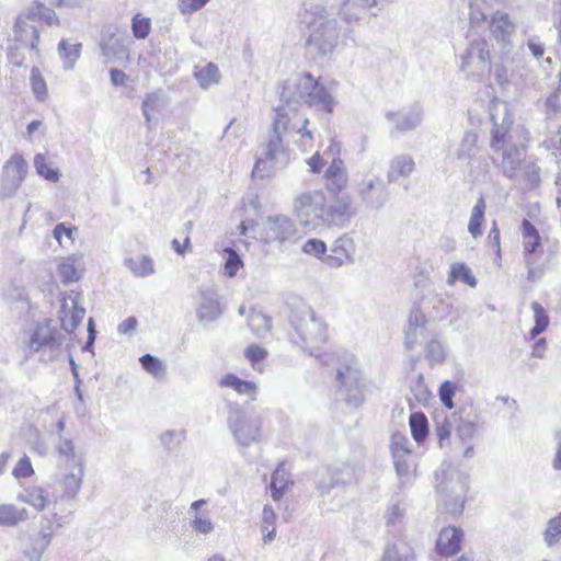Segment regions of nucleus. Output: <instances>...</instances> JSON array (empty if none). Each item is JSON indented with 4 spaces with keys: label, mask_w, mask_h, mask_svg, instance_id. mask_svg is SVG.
<instances>
[{
    "label": "nucleus",
    "mask_w": 561,
    "mask_h": 561,
    "mask_svg": "<svg viewBox=\"0 0 561 561\" xmlns=\"http://www.w3.org/2000/svg\"><path fill=\"white\" fill-rule=\"evenodd\" d=\"M561 538V512L553 518H550L547 524V529L543 533L545 543L551 548Z\"/></svg>",
    "instance_id": "obj_50"
},
{
    "label": "nucleus",
    "mask_w": 561,
    "mask_h": 561,
    "mask_svg": "<svg viewBox=\"0 0 561 561\" xmlns=\"http://www.w3.org/2000/svg\"><path fill=\"white\" fill-rule=\"evenodd\" d=\"M410 428L414 440L421 444L428 435V422L424 413L414 412L410 415Z\"/></svg>",
    "instance_id": "obj_43"
},
{
    "label": "nucleus",
    "mask_w": 561,
    "mask_h": 561,
    "mask_svg": "<svg viewBox=\"0 0 561 561\" xmlns=\"http://www.w3.org/2000/svg\"><path fill=\"white\" fill-rule=\"evenodd\" d=\"M456 280H461L470 287L477 286V279L466 263L451 264L447 283L453 285Z\"/></svg>",
    "instance_id": "obj_44"
},
{
    "label": "nucleus",
    "mask_w": 561,
    "mask_h": 561,
    "mask_svg": "<svg viewBox=\"0 0 561 561\" xmlns=\"http://www.w3.org/2000/svg\"><path fill=\"white\" fill-rule=\"evenodd\" d=\"M273 164H275V161H270L266 157L257 158L252 170V178L263 180L271 176L274 169Z\"/></svg>",
    "instance_id": "obj_54"
},
{
    "label": "nucleus",
    "mask_w": 561,
    "mask_h": 561,
    "mask_svg": "<svg viewBox=\"0 0 561 561\" xmlns=\"http://www.w3.org/2000/svg\"><path fill=\"white\" fill-rule=\"evenodd\" d=\"M451 420L455 424L456 436L463 445L470 443L484 430L485 425L481 412L472 405L460 407L457 412L453 413Z\"/></svg>",
    "instance_id": "obj_10"
},
{
    "label": "nucleus",
    "mask_w": 561,
    "mask_h": 561,
    "mask_svg": "<svg viewBox=\"0 0 561 561\" xmlns=\"http://www.w3.org/2000/svg\"><path fill=\"white\" fill-rule=\"evenodd\" d=\"M30 518L26 507H18L12 503L0 504V527H16Z\"/></svg>",
    "instance_id": "obj_32"
},
{
    "label": "nucleus",
    "mask_w": 561,
    "mask_h": 561,
    "mask_svg": "<svg viewBox=\"0 0 561 561\" xmlns=\"http://www.w3.org/2000/svg\"><path fill=\"white\" fill-rule=\"evenodd\" d=\"M81 47H82L81 43H76V44L70 45V44H68L67 39H65V38H62L58 43L57 50H58V55H59L60 59L62 60L64 69H66V70L73 69L76 61L80 57Z\"/></svg>",
    "instance_id": "obj_39"
},
{
    "label": "nucleus",
    "mask_w": 561,
    "mask_h": 561,
    "mask_svg": "<svg viewBox=\"0 0 561 561\" xmlns=\"http://www.w3.org/2000/svg\"><path fill=\"white\" fill-rule=\"evenodd\" d=\"M288 320L293 329L291 342L308 351L310 356L319 357L316 352L327 343L329 337L325 321L302 300L290 305Z\"/></svg>",
    "instance_id": "obj_3"
},
{
    "label": "nucleus",
    "mask_w": 561,
    "mask_h": 561,
    "mask_svg": "<svg viewBox=\"0 0 561 561\" xmlns=\"http://www.w3.org/2000/svg\"><path fill=\"white\" fill-rule=\"evenodd\" d=\"M194 77L197 80L199 87L204 90L209 87L219 83L220 81V72L217 65L213 62H208L206 66L197 69L194 72Z\"/></svg>",
    "instance_id": "obj_42"
},
{
    "label": "nucleus",
    "mask_w": 561,
    "mask_h": 561,
    "mask_svg": "<svg viewBox=\"0 0 561 561\" xmlns=\"http://www.w3.org/2000/svg\"><path fill=\"white\" fill-rule=\"evenodd\" d=\"M266 237L268 241L284 243L294 241L297 234L295 222L284 215L270 216L266 220Z\"/></svg>",
    "instance_id": "obj_20"
},
{
    "label": "nucleus",
    "mask_w": 561,
    "mask_h": 561,
    "mask_svg": "<svg viewBox=\"0 0 561 561\" xmlns=\"http://www.w3.org/2000/svg\"><path fill=\"white\" fill-rule=\"evenodd\" d=\"M469 20L472 26H480L486 21V13L478 1L470 2Z\"/></svg>",
    "instance_id": "obj_64"
},
{
    "label": "nucleus",
    "mask_w": 561,
    "mask_h": 561,
    "mask_svg": "<svg viewBox=\"0 0 561 561\" xmlns=\"http://www.w3.org/2000/svg\"><path fill=\"white\" fill-rule=\"evenodd\" d=\"M339 393L347 404L358 408L365 400V383L354 357H350L336 370Z\"/></svg>",
    "instance_id": "obj_6"
},
{
    "label": "nucleus",
    "mask_w": 561,
    "mask_h": 561,
    "mask_svg": "<svg viewBox=\"0 0 561 561\" xmlns=\"http://www.w3.org/2000/svg\"><path fill=\"white\" fill-rule=\"evenodd\" d=\"M280 99L287 103L304 102L310 107H316L329 114L333 112V96L309 72L297 78L293 83L284 85Z\"/></svg>",
    "instance_id": "obj_4"
},
{
    "label": "nucleus",
    "mask_w": 561,
    "mask_h": 561,
    "mask_svg": "<svg viewBox=\"0 0 561 561\" xmlns=\"http://www.w3.org/2000/svg\"><path fill=\"white\" fill-rule=\"evenodd\" d=\"M30 81H31V88H32V91H33L35 98L38 101L44 102L48 98V90H47L46 81L44 80V78L37 67H33L31 69Z\"/></svg>",
    "instance_id": "obj_49"
},
{
    "label": "nucleus",
    "mask_w": 561,
    "mask_h": 561,
    "mask_svg": "<svg viewBox=\"0 0 561 561\" xmlns=\"http://www.w3.org/2000/svg\"><path fill=\"white\" fill-rule=\"evenodd\" d=\"M201 307L197 310V318L201 322H211L221 314L218 295L213 289L202 290Z\"/></svg>",
    "instance_id": "obj_29"
},
{
    "label": "nucleus",
    "mask_w": 561,
    "mask_h": 561,
    "mask_svg": "<svg viewBox=\"0 0 561 561\" xmlns=\"http://www.w3.org/2000/svg\"><path fill=\"white\" fill-rule=\"evenodd\" d=\"M383 561H416L412 547L403 541L398 540L389 546L383 553Z\"/></svg>",
    "instance_id": "obj_35"
},
{
    "label": "nucleus",
    "mask_w": 561,
    "mask_h": 561,
    "mask_svg": "<svg viewBox=\"0 0 561 561\" xmlns=\"http://www.w3.org/2000/svg\"><path fill=\"white\" fill-rule=\"evenodd\" d=\"M55 482L47 481L43 482L42 484H37L38 492L41 500L43 501L44 510L49 507L51 503L57 504V501L60 500L59 496H55L53 489H54Z\"/></svg>",
    "instance_id": "obj_57"
},
{
    "label": "nucleus",
    "mask_w": 561,
    "mask_h": 561,
    "mask_svg": "<svg viewBox=\"0 0 561 561\" xmlns=\"http://www.w3.org/2000/svg\"><path fill=\"white\" fill-rule=\"evenodd\" d=\"M356 214L357 208L353 205L351 196L343 193L335 196L332 204L324 205L321 224L328 227L343 228L348 225Z\"/></svg>",
    "instance_id": "obj_14"
},
{
    "label": "nucleus",
    "mask_w": 561,
    "mask_h": 561,
    "mask_svg": "<svg viewBox=\"0 0 561 561\" xmlns=\"http://www.w3.org/2000/svg\"><path fill=\"white\" fill-rule=\"evenodd\" d=\"M490 33L500 46L503 57L507 56L514 46L516 25L505 12L496 11L489 22Z\"/></svg>",
    "instance_id": "obj_15"
},
{
    "label": "nucleus",
    "mask_w": 561,
    "mask_h": 561,
    "mask_svg": "<svg viewBox=\"0 0 561 561\" xmlns=\"http://www.w3.org/2000/svg\"><path fill=\"white\" fill-rule=\"evenodd\" d=\"M302 251L309 255L320 259L323 262V257L327 254V244L320 239H308L304 245Z\"/></svg>",
    "instance_id": "obj_53"
},
{
    "label": "nucleus",
    "mask_w": 561,
    "mask_h": 561,
    "mask_svg": "<svg viewBox=\"0 0 561 561\" xmlns=\"http://www.w3.org/2000/svg\"><path fill=\"white\" fill-rule=\"evenodd\" d=\"M287 119L286 114L283 108L276 110V117L272 124V134L267 142L263 146V157L270 159V161H275V164L285 163L287 160V154L285 151V147L282 141V131L286 129Z\"/></svg>",
    "instance_id": "obj_17"
},
{
    "label": "nucleus",
    "mask_w": 561,
    "mask_h": 561,
    "mask_svg": "<svg viewBox=\"0 0 561 561\" xmlns=\"http://www.w3.org/2000/svg\"><path fill=\"white\" fill-rule=\"evenodd\" d=\"M72 311L70 316L60 317L61 328L70 333L78 328L85 314V309L78 305V300L71 299Z\"/></svg>",
    "instance_id": "obj_47"
},
{
    "label": "nucleus",
    "mask_w": 561,
    "mask_h": 561,
    "mask_svg": "<svg viewBox=\"0 0 561 561\" xmlns=\"http://www.w3.org/2000/svg\"><path fill=\"white\" fill-rule=\"evenodd\" d=\"M325 198L320 191L300 194L295 201V211L305 226L317 227L323 217Z\"/></svg>",
    "instance_id": "obj_12"
},
{
    "label": "nucleus",
    "mask_w": 561,
    "mask_h": 561,
    "mask_svg": "<svg viewBox=\"0 0 561 561\" xmlns=\"http://www.w3.org/2000/svg\"><path fill=\"white\" fill-rule=\"evenodd\" d=\"M408 445L409 439L404 435L393 434L391 439L392 457H408L411 453Z\"/></svg>",
    "instance_id": "obj_55"
},
{
    "label": "nucleus",
    "mask_w": 561,
    "mask_h": 561,
    "mask_svg": "<svg viewBox=\"0 0 561 561\" xmlns=\"http://www.w3.org/2000/svg\"><path fill=\"white\" fill-rule=\"evenodd\" d=\"M151 30V21L149 18L142 16L137 13L131 19V32L135 38L145 39Z\"/></svg>",
    "instance_id": "obj_51"
},
{
    "label": "nucleus",
    "mask_w": 561,
    "mask_h": 561,
    "mask_svg": "<svg viewBox=\"0 0 561 561\" xmlns=\"http://www.w3.org/2000/svg\"><path fill=\"white\" fill-rule=\"evenodd\" d=\"M426 318L420 308H413L408 320V330L405 332V345L412 350L416 344L426 337Z\"/></svg>",
    "instance_id": "obj_26"
},
{
    "label": "nucleus",
    "mask_w": 561,
    "mask_h": 561,
    "mask_svg": "<svg viewBox=\"0 0 561 561\" xmlns=\"http://www.w3.org/2000/svg\"><path fill=\"white\" fill-rule=\"evenodd\" d=\"M432 308L437 319H444L450 314L453 304L449 298H434Z\"/></svg>",
    "instance_id": "obj_63"
},
{
    "label": "nucleus",
    "mask_w": 561,
    "mask_h": 561,
    "mask_svg": "<svg viewBox=\"0 0 561 561\" xmlns=\"http://www.w3.org/2000/svg\"><path fill=\"white\" fill-rule=\"evenodd\" d=\"M66 473L59 479L62 488L60 500H76L84 478V465L65 467Z\"/></svg>",
    "instance_id": "obj_23"
},
{
    "label": "nucleus",
    "mask_w": 561,
    "mask_h": 561,
    "mask_svg": "<svg viewBox=\"0 0 561 561\" xmlns=\"http://www.w3.org/2000/svg\"><path fill=\"white\" fill-rule=\"evenodd\" d=\"M301 19L310 27L307 49L312 58L319 59L331 55L341 34V27L333 14L320 4L310 3L305 8Z\"/></svg>",
    "instance_id": "obj_2"
},
{
    "label": "nucleus",
    "mask_w": 561,
    "mask_h": 561,
    "mask_svg": "<svg viewBox=\"0 0 561 561\" xmlns=\"http://www.w3.org/2000/svg\"><path fill=\"white\" fill-rule=\"evenodd\" d=\"M386 117L388 121L394 123L398 130L409 131L421 125L423 119V110L420 105H413L408 111L388 112Z\"/></svg>",
    "instance_id": "obj_24"
},
{
    "label": "nucleus",
    "mask_w": 561,
    "mask_h": 561,
    "mask_svg": "<svg viewBox=\"0 0 561 561\" xmlns=\"http://www.w3.org/2000/svg\"><path fill=\"white\" fill-rule=\"evenodd\" d=\"M291 483L286 473L283 463H280L272 473L271 478V495L274 501H279L284 495L288 484Z\"/></svg>",
    "instance_id": "obj_40"
},
{
    "label": "nucleus",
    "mask_w": 561,
    "mask_h": 561,
    "mask_svg": "<svg viewBox=\"0 0 561 561\" xmlns=\"http://www.w3.org/2000/svg\"><path fill=\"white\" fill-rule=\"evenodd\" d=\"M38 488L36 483L24 485L22 491L16 495L19 502L32 506L36 512H43L44 505L41 500Z\"/></svg>",
    "instance_id": "obj_45"
},
{
    "label": "nucleus",
    "mask_w": 561,
    "mask_h": 561,
    "mask_svg": "<svg viewBox=\"0 0 561 561\" xmlns=\"http://www.w3.org/2000/svg\"><path fill=\"white\" fill-rule=\"evenodd\" d=\"M167 105V98L163 92L157 91L148 93L141 104L142 114L149 124L153 113L161 112Z\"/></svg>",
    "instance_id": "obj_38"
},
{
    "label": "nucleus",
    "mask_w": 561,
    "mask_h": 561,
    "mask_svg": "<svg viewBox=\"0 0 561 561\" xmlns=\"http://www.w3.org/2000/svg\"><path fill=\"white\" fill-rule=\"evenodd\" d=\"M426 358L431 362V364L444 362L445 351L440 342L432 340L427 343Z\"/></svg>",
    "instance_id": "obj_58"
},
{
    "label": "nucleus",
    "mask_w": 561,
    "mask_h": 561,
    "mask_svg": "<svg viewBox=\"0 0 561 561\" xmlns=\"http://www.w3.org/2000/svg\"><path fill=\"white\" fill-rule=\"evenodd\" d=\"M468 491L467 478L460 473L437 484V492L446 513L459 515L463 511V496Z\"/></svg>",
    "instance_id": "obj_11"
},
{
    "label": "nucleus",
    "mask_w": 561,
    "mask_h": 561,
    "mask_svg": "<svg viewBox=\"0 0 561 561\" xmlns=\"http://www.w3.org/2000/svg\"><path fill=\"white\" fill-rule=\"evenodd\" d=\"M139 362L142 368L154 377H158L159 375H163L165 373V366L163 365V363L158 357L151 354L142 355L139 358Z\"/></svg>",
    "instance_id": "obj_52"
},
{
    "label": "nucleus",
    "mask_w": 561,
    "mask_h": 561,
    "mask_svg": "<svg viewBox=\"0 0 561 561\" xmlns=\"http://www.w3.org/2000/svg\"><path fill=\"white\" fill-rule=\"evenodd\" d=\"M70 515H71V513H69L67 515H60L58 512L51 511L42 516V526H41L39 536L43 540V546H42L39 556L43 553V551L46 549V547L51 541L54 526H56L57 528L64 527L66 524L69 523Z\"/></svg>",
    "instance_id": "obj_27"
},
{
    "label": "nucleus",
    "mask_w": 561,
    "mask_h": 561,
    "mask_svg": "<svg viewBox=\"0 0 561 561\" xmlns=\"http://www.w3.org/2000/svg\"><path fill=\"white\" fill-rule=\"evenodd\" d=\"M39 28L28 19L25 13H21L13 26V41L20 43L21 47L28 48L35 57H41L39 44Z\"/></svg>",
    "instance_id": "obj_19"
},
{
    "label": "nucleus",
    "mask_w": 561,
    "mask_h": 561,
    "mask_svg": "<svg viewBox=\"0 0 561 561\" xmlns=\"http://www.w3.org/2000/svg\"><path fill=\"white\" fill-rule=\"evenodd\" d=\"M228 256L225 263V272L229 277H233L237 275L239 268L242 266V260L238 255V253L232 249L226 250Z\"/></svg>",
    "instance_id": "obj_61"
},
{
    "label": "nucleus",
    "mask_w": 561,
    "mask_h": 561,
    "mask_svg": "<svg viewBox=\"0 0 561 561\" xmlns=\"http://www.w3.org/2000/svg\"><path fill=\"white\" fill-rule=\"evenodd\" d=\"M356 193L365 207L374 210L381 209L390 196L386 184L377 175L363 179L356 186Z\"/></svg>",
    "instance_id": "obj_13"
},
{
    "label": "nucleus",
    "mask_w": 561,
    "mask_h": 561,
    "mask_svg": "<svg viewBox=\"0 0 561 561\" xmlns=\"http://www.w3.org/2000/svg\"><path fill=\"white\" fill-rule=\"evenodd\" d=\"M27 172V164L20 153H14L4 164L1 180V198L12 197L21 186Z\"/></svg>",
    "instance_id": "obj_16"
},
{
    "label": "nucleus",
    "mask_w": 561,
    "mask_h": 561,
    "mask_svg": "<svg viewBox=\"0 0 561 561\" xmlns=\"http://www.w3.org/2000/svg\"><path fill=\"white\" fill-rule=\"evenodd\" d=\"M460 59V70L467 76L481 77L491 71V54L489 43L484 38L471 39Z\"/></svg>",
    "instance_id": "obj_8"
},
{
    "label": "nucleus",
    "mask_w": 561,
    "mask_h": 561,
    "mask_svg": "<svg viewBox=\"0 0 561 561\" xmlns=\"http://www.w3.org/2000/svg\"><path fill=\"white\" fill-rule=\"evenodd\" d=\"M248 325L257 337H264L272 329V319L263 312L252 309L248 318Z\"/></svg>",
    "instance_id": "obj_41"
},
{
    "label": "nucleus",
    "mask_w": 561,
    "mask_h": 561,
    "mask_svg": "<svg viewBox=\"0 0 561 561\" xmlns=\"http://www.w3.org/2000/svg\"><path fill=\"white\" fill-rule=\"evenodd\" d=\"M130 39L118 27H107L100 35L99 46L106 62H119L129 60Z\"/></svg>",
    "instance_id": "obj_9"
},
{
    "label": "nucleus",
    "mask_w": 561,
    "mask_h": 561,
    "mask_svg": "<svg viewBox=\"0 0 561 561\" xmlns=\"http://www.w3.org/2000/svg\"><path fill=\"white\" fill-rule=\"evenodd\" d=\"M221 388H231L239 394L250 397L251 400H255L256 397V385L253 381L242 380L233 374L224 375L218 381Z\"/></svg>",
    "instance_id": "obj_33"
},
{
    "label": "nucleus",
    "mask_w": 561,
    "mask_h": 561,
    "mask_svg": "<svg viewBox=\"0 0 561 561\" xmlns=\"http://www.w3.org/2000/svg\"><path fill=\"white\" fill-rule=\"evenodd\" d=\"M58 274L65 284L79 279V274L73 263L66 261L58 265Z\"/></svg>",
    "instance_id": "obj_62"
},
{
    "label": "nucleus",
    "mask_w": 561,
    "mask_h": 561,
    "mask_svg": "<svg viewBox=\"0 0 561 561\" xmlns=\"http://www.w3.org/2000/svg\"><path fill=\"white\" fill-rule=\"evenodd\" d=\"M60 333L57 329L51 328L48 323L38 324L33 331L28 347L31 352L49 351V360H51L59 352L61 346Z\"/></svg>",
    "instance_id": "obj_18"
},
{
    "label": "nucleus",
    "mask_w": 561,
    "mask_h": 561,
    "mask_svg": "<svg viewBox=\"0 0 561 561\" xmlns=\"http://www.w3.org/2000/svg\"><path fill=\"white\" fill-rule=\"evenodd\" d=\"M12 474L16 479H26L34 474V469L28 456L24 455L15 465Z\"/></svg>",
    "instance_id": "obj_60"
},
{
    "label": "nucleus",
    "mask_w": 561,
    "mask_h": 561,
    "mask_svg": "<svg viewBox=\"0 0 561 561\" xmlns=\"http://www.w3.org/2000/svg\"><path fill=\"white\" fill-rule=\"evenodd\" d=\"M463 533L460 528L447 527L440 530L436 540V550L439 556L456 554L461 548Z\"/></svg>",
    "instance_id": "obj_25"
},
{
    "label": "nucleus",
    "mask_w": 561,
    "mask_h": 561,
    "mask_svg": "<svg viewBox=\"0 0 561 561\" xmlns=\"http://www.w3.org/2000/svg\"><path fill=\"white\" fill-rule=\"evenodd\" d=\"M493 123L491 129L490 147L493 151H502L500 167L503 174L510 179L514 178L524 159L525 152L513 142L511 128L514 119L505 102H495L490 112Z\"/></svg>",
    "instance_id": "obj_1"
},
{
    "label": "nucleus",
    "mask_w": 561,
    "mask_h": 561,
    "mask_svg": "<svg viewBox=\"0 0 561 561\" xmlns=\"http://www.w3.org/2000/svg\"><path fill=\"white\" fill-rule=\"evenodd\" d=\"M329 481L324 479L318 480V489L322 493H329L333 488L346 485L355 480L356 469L348 463L330 466L325 469Z\"/></svg>",
    "instance_id": "obj_21"
},
{
    "label": "nucleus",
    "mask_w": 561,
    "mask_h": 561,
    "mask_svg": "<svg viewBox=\"0 0 561 561\" xmlns=\"http://www.w3.org/2000/svg\"><path fill=\"white\" fill-rule=\"evenodd\" d=\"M415 170V162L410 154H398L389 162L388 183H396L400 178H409Z\"/></svg>",
    "instance_id": "obj_28"
},
{
    "label": "nucleus",
    "mask_w": 561,
    "mask_h": 561,
    "mask_svg": "<svg viewBox=\"0 0 561 561\" xmlns=\"http://www.w3.org/2000/svg\"><path fill=\"white\" fill-rule=\"evenodd\" d=\"M523 261L527 270V280L536 283L546 271L545 263H538L542 254L541 237L538 229L528 220L523 219L520 225Z\"/></svg>",
    "instance_id": "obj_5"
},
{
    "label": "nucleus",
    "mask_w": 561,
    "mask_h": 561,
    "mask_svg": "<svg viewBox=\"0 0 561 561\" xmlns=\"http://www.w3.org/2000/svg\"><path fill=\"white\" fill-rule=\"evenodd\" d=\"M485 208V201L483 196H480L471 210V216L468 224V231L473 239L480 238L483 233L482 225L484 221Z\"/></svg>",
    "instance_id": "obj_37"
},
{
    "label": "nucleus",
    "mask_w": 561,
    "mask_h": 561,
    "mask_svg": "<svg viewBox=\"0 0 561 561\" xmlns=\"http://www.w3.org/2000/svg\"><path fill=\"white\" fill-rule=\"evenodd\" d=\"M124 264L136 277H147L156 272L154 262L148 255L125 259Z\"/></svg>",
    "instance_id": "obj_36"
},
{
    "label": "nucleus",
    "mask_w": 561,
    "mask_h": 561,
    "mask_svg": "<svg viewBox=\"0 0 561 561\" xmlns=\"http://www.w3.org/2000/svg\"><path fill=\"white\" fill-rule=\"evenodd\" d=\"M366 8L363 5V0H346L341 7L342 19L347 24H353L359 20L360 13Z\"/></svg>",
    "instance_id": "obj_48"
},
{
    "label": "nucleus",
    "mask_w": 561,
    "mask_h": 561,
    "mask_svg": "<svg viewBox=\"0 0 561 561\" xmlns=\"http://www.w3.org/2000/svg\"><path fill=\"white\" fill-rule=\"evenodd\" d=\"M34 168L38 175L50 182H58L60 179V171L56 168H53L51 163L48 162L47 158L42 153H37L34 157Z\"/></svg>",
    "instance_id": "obj_46"
},
{
    "label": "nucleus",
    "mask_w": 561,
    "mask_h": 561,
    "mask_svg": "<svg viewBox=\"0 0 561 561\" xmlns=\"http://www.w3.org/2000/svg\"><path fill=\"white\" fill-rule=\"evenodd\" d=\"M55 449L65 467L84 465L83 456L76 451L75 443L70 437L59 435Z\"/></svg>",
    "instance_id": "obj_30"
},
{
    "label": "nucleus",
    "mask_w": 561,
    "mask_h": 561,
    "mask_svg": "<svg viewBox=\"0 0 561 561\" xmlns=\"http://www.w3.org/2000/svg\"><path fill=\"white\" fill-rule=\"evenodd\" d=\"M327 180V183H325V187L327 190L335 195V196H340L342 191L347 186V182H348V176H347V173H340V175H334V176H329V178H325Z\"/></svg>",
    "instance_id": "obj_56"
},
{
    "label": "nucleus",
    "mask_w": 561,
    "mask_h": 561,
    "mask_svg": "<svg viewBox=\"0 0 561 561\" xmlns=\"http://www.w3.org/2000/svg\"><path fill=\"white\" fill-rule=\"evenodd\" d=\"M24 13L34 23L42 21L49 26L59 24L56 12L39 1H35Z\"/></svg>",
    "instance_id": "obj_34"
},
{
    "label": "nucleus",
    "mask_w": 561,
    "mask_h": 561,
    "mask_svg": "<svg viewBox=\"0 0 561 561\" xmlns=\"http://www.w3.org/2000/svg\"><path fill=\"white\" fill-rule=\"evenodd\" d=\"M455 391H456V386H455V383H453L449 380L444 381L440 385L439 390H438V396H439L442 403L444 404V407H446L449 410H451L454 408L453 398L455 396Z\"/></svg>",
    "instance_id": "obj_59"
},
{
    "label": "nucleus",
    "mask_w": 561,
    "mask_h": 561,
    "mask_svg": "<svg viewBox=\"0 0 561 561\" xmlns=\"http://www.w3.org/2000/svg\"><path fill=\"white\" fill-rule=\"evenodd\" d=\"M479 136L473 130L465 131L457 149L456 158L459 161H467L470 164L479 154L480 147L478 146Z\"/></svg>",
    "instance_id": "obj_31"
},
{
    "label": "nucleus",
    "mask_w": 561,
    "mask_h": 561,
    "mask_svg": "<svg viewBox=\"0 0 561 561\" xmlns=\"http://www.w3.org/2000/svg\"><path fill=\"white\" fill-rule=\"evenodd\" d=\"M354 253L355 243L353 238L344 234L334 241L331 254L323 257V263L330 267H340L346 262L352 263Z\"/></svg>",
    "instance_id": "obj_22"
},
{
    "label": "nucleus",
    "mask_w": 561,
    "mask_h": 561,
    "mask_svg": "<svg viewBox=\"0 0 561 561\" xmlns=\"http://www.w3.org/2000/svg\"><path fill=\"white\" fill-rule=\"evenodd\" d=\"M228 427L236 442L243 447L257 443L262 435V419L259 414H245L238 405L229 404Z\"/></svg>",
    "instance_id": "obj_7"
}]
</instances>
